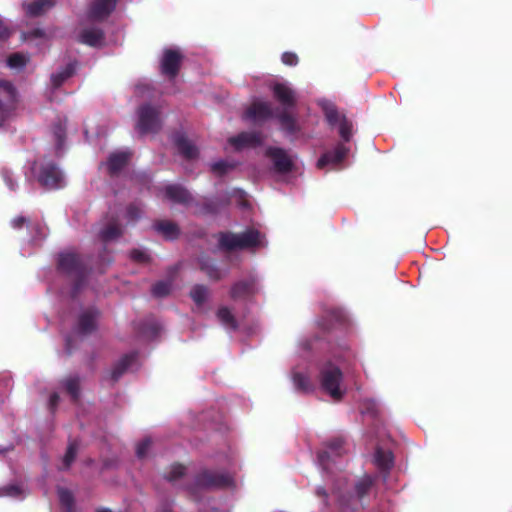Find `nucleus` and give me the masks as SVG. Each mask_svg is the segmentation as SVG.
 Returning a JSON list of instances; mask_svg holds the SVG:
<instances>
[{
  "label": "nucleus",
  "instance_id": "f257e3e1",
  "mask_svg": "<svg viewBox=\"0 0 512 512\" xmlns=\"http://www.w3.org/2000/svg\"><path fill=\"white\" fill-rule=\"evenodd\" d=\"M220 245L228 250L258 248L265 245V240L257 230L250 229L241 234H222Z\"/></svg>",
  "mask_w": 512,
  "mask_h": 512
},
{
  "label": "nucleus",
  "instance_id": "f03ea898",
  "mask_svg": "<svg viewBox=\"0 0 512 512\" xmlns=\"http://www.w3.org/2000/svg\"><path fill=\"white\" fill-rule=\"evenodd\" d=\"M320 384L322 390L334 400L341 399L345 392L342 386V372L330 362H327L321 369Z\"/></svg>",
  "mask_w": 512,
  "mask_h": 512
},
{
  "label": "nucleus",
  "instance_id": "7ed1b4c3",
  "mask_svg": "<svg viewBox=\"0 0 512 512\" xmlns=\"http://www.w3.org/2000/svg\"><path fill=\"white\" fill-rule=\"evenodd\" d=\"M318 105L322 109L328 123L331 126H337L340 136L344 140L348 141L352 131L351 123L344 116L337 112L334 104L329 100L319 99Z\"/></svg>",
  "mask_w": 512,
  "mask_h": 512
},
{
  "label": "nucleus",
  "instance_id": "20e7f679",
  "mask_svg": "<svg viewBox=\"0 0 512 512\" xmlns=\"http://www.w3.org/2000/svg\"><path fill=\"white\" fill-rule=\"evenodd\" d=\"M33 173L38 181L49 189L60 188L65 183L62 172L53 163H43L38 171L33 168Z\"/></svg>",
  "mask_w": 512,
  "mask_h": 512
},
{
  "label": "nucleus",
  "instance_id": "39448f33",
  "mask_svg": "<svg viewBox=\"0 0 512 512\" xmlns=\"http://www.w3.org/2000/svg\"><path fill=\"white\" fill-rule=\"evenodd\" d=\"M16 94L13 87L4 81H0V128L6 120L12 116L15 108Z\"/></svg>",
  "mask_w": 512,
  "mask_h": 512
},
{
  "label": "nucleus",
  "instance_id": "423d86ee",
  "mask_svg": "<svg viewBox=\"0 0 512 512\" xmlns=\"http://www.w3.org/2000/svg\"><path fill=\"white\" fill-rule=\"evenodd\" d=\"M159 112L150 105H144L138 112V128L143 132L153 131L159 124Z\"/></svg>",
  "mask_w": 512,
  "mask_h": 512
},
{
  "label": "nucleus",
  "instance_id": "0eeeda50",
  "mask_svg": "<svg viewBox=\"0 0 512 512\" xmlns=\"http://www.w3.org/2000/svg\"><path fill=\"white\" fill-rule=\"evenodd\" d=\"M262 142L259 134L243 132L228 139L227 149L240 151L245 148L255 147Z\"/></svg>",
  "mask_w": 512,
  "mask_h": 512
},
{
  "label": "nucleus",
  "instance_id": "6e6552de",
  "mask_svg": "<svg viewBox=\"0 0 512 512\" xmlns=\"http://www.w3.org/2000/svg\"><path fill=\"white\" fill-rule=\"evenodd\" d=\"M267 156L271 159L274 170L278 173L289 172L293 167V160L284 150L280 148H269Z\"/></svg>",
  "mask_w": 512,
  "mask_h": 512
},
{
  "label": "nucleus",
  "instance_id": "1a4fd4ad",
  "mask_svg": "<svg viewBox=\"0 0 512 512\" xmlns=\"http://www.w3.org/2000/svg\"><path fill=\"white\" fill-rule=\"evenodd\" d=\"M182 55L179 50L166 49L163 52L161 59V69L165 75L174 76L176 75Z\"/></svg>",
  "mask_w": 512,
  "mask_h": 512
},
{
  "label": "nucleus",
  "instance_id": "9d476101",
  "mask_svg": "<svg viewBox=\"0 0 512 512\" xmlns=\"http://www.w3.org/2000/svg\"><path fill=\"white\" fill-rule=\"evenodd\" d=\"M272 116V111L268 102L254 101L246 111V118L253 121H263Z\"/></svg>",
  "mask_w": 512,
  "mask_h": 512
},
{
  "label": "nucleus",
  "instance_id": "9b49d317",
  "mask_svg": "<svg viewBox=\"0 0 512 512\" xmlns=\"http://www.w3.org/2000/svg\"><path fill=\"white\" fill-rule=\"evenodd\" d=\"M273 91L275 98L284 106L291 107L295 104V93L286 83L274 84Z\"/></svg>",
  "mask_w": 512,
  "mask_h": 512
},
{
  "label": "nucleus",
  "instance_id": "f8f14e48",
  "mask_svg": "<svg viewBox=\"0 0 512 512\" xmlns=\"http://www.w3.org/2000/svg\"><path fill=\"white\" fill-rule=\"evenodd\" d=\"M347 149L343 145H339L335 148L333 152L326 153L318 160V167L324 168L327 165H337L339 164L346 156Z\"/></svg>",
  "mask_w": 512,
  "mask_h": 512
},
{
  "label": "nucleus",
  "instance_id": "ddd939ff",
  "mask_svg": "<svg viewBox=\"0 0 512 512\" xmlns=\"http://www.w3.org/2000/svg\"><path fill=\"white\" fill-rule=\"evenodd\" d=\"M115 0H94L91 6V16L95 19H101L110 14L115 7Z\"/></svg>",
  "mask_w": 512,
  "mask_h": 512
},
{
  "label": "nucleus",
  "instance_id": "4468645a",
  "mask_svg": "<svg viewBox=\"0 0 512 512\" xmlns=\"http://www.w3.org/2000/svg\"><path fill=\"white\" fill-rule=\"evenodd\" d=\"M200 482L204 486L225 487L232 484V478L229 475L207 472L202 476Z\"/></svg>",
  "mask_w": 512,
  "mask_h": 512
},
{
  "label": "nucleus",
  "instance_id": "2eb2a0df",
  "mask_svg": "<svg viewBox=\"0 0 512 512\" xmlns=\"http://www.w3.org/2000/svg\"><path fill=\"white\" fill-rule=\"evenodd\" d=\"M165 197L173 202L186 203L190 199V195L187 190L179 185H168L164 189Z\"/></svg>",
  "mask_w": 512,
  "mask_h": 512
},
{
  "label": "nucleus",
  "instance_id": "dca6fc26",
  "mask_svg": "<svg viewBox=\"0 0 512 512\" xmlns=\"http://www.w3.org/2000/svg\"><path fill=\"white\" fill-rule=\"evenodd\" d=\"M292 380L295 387L299 390L309 391L313 388L311 378L304 369H295L292 372Z\"/></svg>",
  "mask_w": 512,
  "mask_h": 512
},
{
  "label": "nucleus",
  "instance_id": "f3484780",
  "mask_svg": "<svg viewBox=\"0 0 512 512\" xmlns=\"http://www.w3.org/2000/svg\"><path fill=\"white\" fill-rule=\"evenodd\" d=\"M54 4V0H33L24 5L27 14L38 16L47 11Z\"/></svg>",
  "mask_w": 512,
  "mask_h": 512
},
{
  "label": "nucleus",
  "instance_id": "a211bd4d",
  "mask_svg": "<svg viewBox=\"0 0 512 512\" xmlns=\"http://www.w3.org/2000/svg\"><path fill=\"white\" fill-rule=\"evenodd\" d=\"M128 157L129 154L125 151L112 153L107 162L108 169L113 173L119 171L127 163Z\"/></svg>",
  "mask_w": 512,
  "mask_h": 512
},
{
  "label": "nucleus",
  "instance_id": "6ab92c4d",
  "mask_svg": "<svg viewBox=\"0 0 512 512\" xmlns=\"http://www.w3.org/2000/svg\"><path fill=\"white\" fill-rule=\"evenodd\" d=\"M26 490L20 484H10L0 489V496H8L15 499H21L25 496Z\"/></svg>",
  "mask_w": 512,
  "mask_h": 512
},
{
  "label": "nucleus",
  "instance_id": "aec40b11",
  "mask_svg": "<svg viewBox=\"0 0 512 512\" xmlns=\"http://www.w3.org/2000/svg\"><path fill=\"white\" fill-rule=\"evenodd\" d=\"M256 291L255 284L253 282H240L237 283L231 290V296L236 299L244 295L253 294Z\"/></svg>",
  "mask_w": 512,
  "mask_h": 512
},
{
  "label": "nucleus",
  "instance_id": "412c9836",
  "mask_svg": "<svg viewBox=\"0 0 512 512\" xmlns=\"http://www.w3.org/2000/svg\"><path fill=\"white\" fill-rule=\"evenodd\" d=\"M101 40L102 33L97 29L85 30L80 35V41L91 46L100 44Z\"/></svg>",
  "mask_w": 512,
  "mask_h": 512
},
{
  "label": "nucleus",
  "instance_id": "4be33fe9",
  "mask_svg": "<svg viewBox=\"0 0 512 512\" xmlns=\"http://www.w3.org/2000/svg\"><path fill=\"white\" fill-rule=\"evenodd\" d=\"M135 358H136L135 355H128V356H125L124 358H122L115 366V368L112 372V377L114 379H117L126 370L132 369V364L135 361Z\"/></svg>",
  "mask_w": 512,
  "mask_h": 512
},
{
  "label": "nucleus",
  "instance_id": "5701e85b",
  "mask_svg": "<svg viewBox=\"0 0 512 512\" xmlns=\"http://www.w3.org/2000/svg\"><path fill=\"white\" fill-rule=\"evenodd\" d=\"M96 324V313L89 311L84 313L79 321V328L83 333L92 331Z\"/></svg>",
  "mask_w": 512,
  "mask_h": 512
},
{
  "label": "nucleus",
  "instance_id": "b1692460",
  "mask_svg": "<svg viewBox=\"0 0 512 512\" xmlns=\"http://www.w3.org/2000/svg\"><path fill=\"white\" fill-rule=\"evenodd\" d=\"M57 492L62 507L65 508L67 512H70L72 510L74 503V497L72 492L66 487L62 486L58 487Z\"/></svg>",
  "mask_w": 512,
  "mask_h": 512
},
{
  "label": "nucleus",
  "instance_id": "393cba45",
  "mask_svg": "<svg viewBox=\"0 0 512 512\" xmlns=\"http://www.w3.org/2000/svg\"><path fill=\"white\" fill-rule=\"evenodd\" d=\"M374 463L381 469H387L392 464V456L389 451L377 449L374 456Z\"/></svg>",
  "mask_w": 512,
  "mask_h": 512
},
{
  "label": "nucleus",
  "instance_id": "a878e982",
  "mask_svg": "<svg viewBox=\"0 0 512 512\" xmlns=\"http://www.w3.org/2000/svg\"><path fill=\"white\" fill-rule=\"evenodd\" d=\"M78 264L77 256L74 253H63L59 259V265L63 270L70 271Z\"/></svg>",
  "mask_w": 512,
  "mask_h": 512
},
{
  "label": "nucleus",
  "instance_id": "bb28decb",
  "mask_svg": "<svg viewBox=\"0 0 512 512\" xmlns=\"http://www.w3.org/2000/svg\"><path fill=\"white\" fill-rule=\"evenodd\" d=\"M27 62L28 57L22 53H14L7 60L8 66L12 69H21L27 64Z\"/></svg>",
  "mask_w": 512,
  "mask_h": 512
},
{
  "label": "nucleus",
  "instance_id": "cd10ccee",
  "mask_svg": "<svg viewBox=\"0 0 512 512\" xmlns=\"http://www.w3.org/2000/svg\"><path fill=\"white\" fill-rule=\"evenodd\" d=\"M283 129L293 132L297 129L294 118L286 111H283L277 115Z\"/></svg>",
  "mask_w": 512,
  "mask_h": 512
},
{
  "label": "nucleus",
  "instance_id": "c85d7f7f",
  "mask_svg": "<svg viewBox=\"0 0 512 512\" xmlns=\"http://www.w3.org/2000/svg\"><path fill=\"white\" fill-rule=\"evenodd\" d=\"M178 147L180 151L188 158H192L196 155V148L194 145L185 138L178 139Z\"/></svg>",
  "mask_w": 512,
  "mask_h": 512
},
{
  "label": "nucleus",
  "instance_id": "c756f323",
  "mask_svg": "<svg viewBox=\"0 0 512 512\" xmlns=\"http://www.w3.org/2000/svg\"><path fill=\"white\" fill-rule=\"evenodd\" d=\"M191 297L197 305H201L208 297V290L203 286H195L191 290Z\"/></svg>",
  "mask_w": 512,
  "mask_h": 512
},
{
  "label": "nucleus",
  "instance_id": "7c9ffc66",
  "mask_svg": "<svg viewBox=\"0 0 512 512\" xmlns=\"http://www.w3.org/2000/svg\"><path fill=\"white\" fill-rule=\"evenodd\" d=\"M218 319L227 327H235L234 318L230 310L226 307H221L217 313Z\"/></svg>",
  "mask_w": 512,
  "mask_h": 512
},
{
  "label": "nucleus",
  "instance_id": "2f4dec72",
  "mask_svg": "<svg viewBox=\"0 0 512 512\" xmlns=\"http://www.w3.org/2000/svg\"><path fill=\"white\" fill-rule=\"evenodd\" d=\"M65 386L67 392L72 396V398L76 399L78 396V388H79V381L77 378L70 377L66 379L63 383Z\"/></svg>",
  "mask_w": 512,
  "mask_h": 512
},
{
  "label": "nucleus",
  "instance_id": "473e14b6",
  "mask_svg": "<svg viewBox=\"0 0 512 512\" xmlns=\"http://www.w3.org/2000/svg\"><path fill=\"white\" fill-rule=\"evenodd\" d=\"M120 234V229L117 224L112 223L107 228L103 229L100 232L101 237L104 240H111L117 237Z\"/></svg>",
  "mask_w": 512,
  "mask_h": 512
},
{
  "label": "nucleus",
  "instance_id": "72a5a7b5",
  "mask_svg": "<svg viewBox=\"0 0 512 512\" xmlns=\"http://www.w3.org/2000/svg\"><path fill=\"white\" fill-rule=\"evenodd\" d=\"M158 230L168 238H173L177 235V227L170 222L160 223L158 225Z\"/></svg>",
  "mask_w": 512,
  "mask_h": 512
},
{
  "label": "nucleus",
  "instance_id": "f704fd0d",
  "mask_svg": "<svg viewBox=\"0 0 512 512\" xmlns=\"http://www.w3.org/2000/svg\"><path fill=\"white\" fill-rule=\"evenodd\" d=\"M372 485V479L369 476H365L356 485V492L358 496H363Z\"/></svg>",
  "mask_w": 512,
  "mask_h": 512
},
{
  "label": "nucleus",
  "instance_id": "c9c22d12",
  "mask_svg": "<svg viewBox=\"0 0 512 512\" xmlns=\"http://www.w3.org/2000/svg\"><path fill=\"white\" fill-rule=\"evenodd\" d=\"M151 440L145 438L137 444L136 453L139 458H144L151 447Z\"/></svg>",
  "mask_w": 512,
  "mask_h": 512
},
{
  "label": "nucleus",
  "instance_id": "e433bc0d",
  "mask_svg": "<svg viewBox=\"0 0 512 512\" xmlns=\"http://www.w3.org/2000/svg\"><path fill=\"white\" fill-rule=\"evenodd\" d=\"M340 442H337L335 445H331L329 447V450L323 451L319 458L322 463H324L326 460H328L330 457H332L334 454H339L338 450L340 449Z\"/></svg>",
  "mask_w": 512,
  "mask_h": 512
},
{
  "label": "nucleus",
  "instance_id": "4c0bfd02",
  "mask_svg": "<svg viewBox=\"0 0 512 512\" xmlns=\"http://www.w3.org/2000/svg\"><path fill=\"white\" fill-rule=\"evenodd\" d=\"M53 135L57 142V150H59V149H61V147L64 143V127L62 126V124H59L56 127H54Z\"/></svg>",
  "mask_w": 512,
  "mask_h": 512
},
{
  "label": "nucleus",
  "instance_id": "58836bf2",
  "mask_svg": "<svg viewBox=\"0 0 512 512\" xmlns=\"http://www.w3.org/2000/svg\"><path fill=\"white\" fill-rule=\"evenodd\" d=\"M76 445L75 444H71L68 449H67V452L64 456V459H63V465L64 467H69V465L73 462L75 456H76Z\"/></svg>",
  "mask_w": 512,
  "mask_h": 512
},
{
  "label": "nucleus",
  "instance_id": "ea45409f",
  "mask_svg": "<svg viewBox=\"0 0 512 512\" xmlns=\"http://www.w3.org/2000/svg\"><path fill=\"white\" fill-rule=\"evenodd\" d=\"M184 471H185V468L182 465H178V464L173 465L171 467L170 472L167 475V478L171 481L176 480L177 478H179L180 476H182L184 474Z\"/></svg>",
  "mask_w": 512,
  "mask_h": 512
},
{
  "label": "nucleus",
  "instance_id": "a19ab883",
  "mask_svg": "<svg viewBox=\"0 0 512 512\" xmlns=\"http://www.w3.org/2000/svg\"><path fill=\"white\" fill-rule=\"evenodd\" d=\"M233 167L232 164L225 162V161H218L212 164V170L215 173L221 174L226 172L228 169H231Z\"/></svg>",
  "mask_w": 512,
  "mask_h": 512
},
{
  "label": "nucleus",
  "instance_id": "79ce46f5",
  "mask_svg": "<svg viewBox=\"0 0 512 512\" xmlns=\"http://www.w3.org/2000/svg\"><path fill=\"white\" fill-rule=\"evenodd\" d=\"M71 75L70 69H65L63 72L54 74L52 76V81L54 85L58 86L60 85L66 78H68Z\"/></svg>",
  "mask_w": 512,
  "mask_h": 512
},
{
  "label": "nucleus",
  "instance_id": "37998d69",
  "mask_svg": "<svg viewBox=\"0 0 512 512\" xmlns=\"http://www.w3.org/2000/svg\"><path fill=\"white\" fill-rule=\"evenodd\" d=\"M170 286L168 283L161 282L154 286L153 292L155 295L163 296L169 292Z\"/></svg>",
  "mask_w": 512,
  "mask_h": 512
},
{
  "label": "nucleus",
  "instance_id": "c03bdc74",
  "mask_svg": "<svg viewBox=\"0 0 512 512\" xmlns=\"http://www.w3.org/2000/svg\"><path fill=\"white\" fill-rule=\"evenodd\" d=\"M282 61L284 64L286 65H290V66H293V65H296L297 62H298V57L296 54L294 53H290V52H285L283 53L282 55Z\"/></svg>",
  "mask_w": 512,
  "mask_h": 512
},
{
  "label": "nucleus",
  "instance_id": "a18cd8bd",
  "mask_svg": "<svg viewBox=\"0 0 512 512\" xmlns=\"http://www.w3.org/2000/svg\"><path fill=\"white\" fill-rule=\"evenodd\" d=\"M131 257L138 262H146L149 258L148 254L143 250H134Z\"/></svg>",
  "mask_w": 512,
  "mask_h": 512
},
{
  "label": "nucleus",
  "instance_id": "49530a36",
  "mask_svg": "<svg viewBox=\"0 0 512 512\" xmlns=\"http://www.w3.org/2000/svg\"><path fill=\"white\" fill-rule=\"evenodd\" d=\"M4 180L5 182L7 183V185L9 186L10 189H14V185H13V176L11 173H5L4 174Z\"/></svg>",
  "mask_w": 512,
  "mask_h": 512
},
{
  "label": "nucleus",
  "instance_id": "de8ad7c7",
  "mask_svg": "<svg viewBox=\"0 0 512 512\" xmlns=\"http://www.w3.org/2000/svg\"><path fill=\"white\" fill-rule=\"evenodd\" d=\"M25 223V219L23 217H17V218H14L12 221H11V224L14 228H19L22 224Z\"/></svg>",
  "mask_w": 512,
  "mask_h": 512
},
{
  "label": "nucleus",
  "instance_id": "09e8293b",
  "mask_svg": "<svg viewBox=\"0 0 512 512\" xmlns=\"http://www.w3.org/2000/svg\"><path fill=\"white\" fill-rule=\"evenodd\" d=\"M6 36H8V29L4 22L0 20V39L5 38Z\"/></svg>",
  "mask_w": 512,
  "mask_h": 512
},
{
  "label": "nucleus",
  "instance_id": "8fccbe9b",
  "mask_svg": "<svg viewBox=\"0 0 512 512\" xmlns=\"http://www.w3.org/2000/svg\"><path fill=\"white\" fill-rule=\"evenodd\" d=\"M139 213V210L135 207H131L128 209L127 214L130 219H135Z\"/></svg>",
  "mask_w": 512,
  "mask_h": 512
},
{
  "label": "nucleus",
  "instance_id": "3c124183",
  "mask_svg": "<svg viewBox=\"0 0 512 512\" xmlns=\"http://www.w3.org/2000/svg\"><path fill=\"white\" fill-rule=\"evenodd\" d=\"M57 400H58V395L57 393H53L51 396H50V399H49V406L51 409H53L56 404H57Z\"/></svg>",
  "mask_w": 512,
  "mask_h": 512
},
{
  "label": "nucleus",
  "instance_id": "603ef678",
  "mask_svg": "<svg viewBox=\"0 0 512 512\" xmlns=\"http://www.w3.org/2000/svg\"><path fill=\"white\" fill-rule=\"evenodd\" d=\"M34 228L37 230V232L39 233L40 237H44L46 235L44 227L36 225Z\"/></svg>",
  "mask_w": 512,
  "mask_h": 512
},
{
  "label": "nucleus",
  "instance_id": "864d4df0",
  "mask_svg": "<svg viewBox=\"0 0 512 512\" xmlns=\"http://www.w3.org/2000/svg\"><path fill=\"white\" fill-rule=\"evenodd\" d=\"M96 512H112L109 508L100 507L96 510Z\"/></svg>",
  "mask_w": 512,
  "mask_h": 512
},
{
  "label": "nucleus",
  "instance_id": "5fc2aeb1",
  "mask_svg": "<svg viewBox=\"0 0 512 512\" xmlns=\"http://www.w3.org/2000/svg\"><path fill=\"white\" fill-rule=\"evenodd\" d=\"M142 89H145V87L144 86L143 87L142 86L137 87V92L138 93H142Z\"/></svg>",
  "mask_w": 512,
  "mask_h": 512
},
{
  "label": "nucleus",
  "instance_id": "6e6d98bb",
  "mask_svg": "<svg viewBox=\"0 0 512 512\" xmlns=\"http://www.w3.org/2000/svg\"><path fill=\"white\" fill-rule=\"evenodd\" d=\"M40 34H41V32H39V31L35 32V35H40Z\"/></svg>",
  "mask_w": 512,
  "mask_h": 512
}]
</instances>
